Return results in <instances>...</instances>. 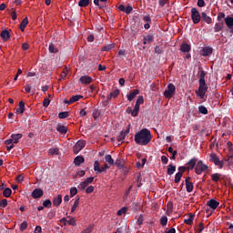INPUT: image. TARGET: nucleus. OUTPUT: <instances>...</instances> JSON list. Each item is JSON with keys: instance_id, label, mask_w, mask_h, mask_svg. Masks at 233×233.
<instances>
[{"instance_id": "10", "label": "nucleus", "mask_w": 233, "mask_h": 233, "mask_svg": "<svg viewBox=\"0 0 233 233\" xmlns=\"http://www.w3.org/2000/svg\"><path fill=\"white\" fill-rule=\"evenodd\" d=\"M94 179H95L94 177H87L84 182H81L78 185L77 188L79 190H85V188H86V187H88V185H92V183H94Z\"/></svg>"}, {"instance_id": "56", "label": "nucleus", "mask_w": 233, "mask_h": 233, "mask_svg": "<svg viewBox=\"0 0 233 233\" xmlns=\"http://www.w3.org/2000/svg\"><path fill=\"white\" fill-rule=\"evenodd\" d=\"M134 10V8L132 7V5H127L124 11L125 14H132V11Z\"/></svg>"}, {"instance_id": "43", "label": "nucleus", "mask_w": 233, "mask_h": 233, "mask_svg": "<svg viewBox=\"0 0 233 233\" xmlns=\"http://www.w3.org/2000/svg\"><path fill=\"white\" fill-rule=\"evenodd\" d=\"M28 228V222H26L25 220H24L21 224H20V232H25V229Z\"/></svg>"}, {"instance_id": "37", "label": "nucleus", "mask_w": 233, "mask_h": 233, "mask_svg": "<svg viewBox=\"0 0 233 233\" xmlns=\"http://www.w3.org/2000/svg\"><path fill=\"white\" fill-rule=\"evenodd\" d=\"M139 106L137 104H135V107L133 109V112H132V116L133 117H137L138 114H139Z\"/></svg>"}, {"instance_id": "13", "label": "nucleus", "mask_w": 233, "mask_h": 233, "mask_svg": "<svg viewBox=\"0 0 233 233\" xmlns=\"http://www.w3.org/2000/svg\"><path fill=\"white\" fill-rule=\"evenodd\" d=\"M214 52V49L210 46H205L200 51V55L203 56V57H210L212 56V53Z\"/></svg>"}, {"instance_id": "23", "label": "nucleus", "mask_w": 233, "mask_h": 233, "mask_svg": "<svg viewBox=\"0 0 233 233\" xmlns=\"http://www.w3.org/2000/svg\"><path fill=\"white\" fill-rule=\"evenodd\" d=\"M61 203H63V196L62 195H58L56 198H54V199H53L54 207H59V205H61Z\"/></svg>"}, {"instance_id": "45", "label": "nucleus", "mask_w": 233, "mask_h": 233, "mask_svg": "<svg viewBox=\"0 0 233 233\" xmlns=\"http://www.w3.org/2000/svg\"><path fill=\"white\" fill-rule=\"evenodd\" d=\"M68 116H69L68 111L60 112V113L58 114L59 119H66V117H68Z\"/></svg>"}, {"instance_id": "19", "label": "nucleus", "mask_w": 233, "mask_h": 233, "mask_svg": "<svg viewBox=\"0 0 233 233\" xmlns=\"http://www.w3.org/2000/svg\"><path fill=\"white\" fill-rule=\"evenodd\" d=\"M56 131H58L59 134H61L62 136H65V134H66V132H68V127H66V126L58 124L56 126Z\"/></svg>"}, {"instance_id": "58", "label": "nucleus", "mask_w": 233, "mask_h": 233, "mask_svg": "<svg viewBox=\"0 0 233 233\" xmlns=\"http://www.w3.org/2000/svg\"><path fill=\"white\" fill-rule=\"evenodd\" d=\"M203 230H205V225L203 223H199L197 232L201 233Z\"/></svg>"}, {"instance_id": "53", "label": "nucleus", "mask_w": 233, "mask_h": 233, "mask_svg": "<svg viewBox=\"0 0 233 233\" xmlns=\"http://www.w3.org/2000/svg\"><path fill=\"white\" fill-rule=\"evenodd\" d=\"M143 221H145V218H143V215H139L137 220V225L141 226L143 225Z\"/></svg>"}, {"instance_id": "52", "label": "nucleus", "mask_w": 233, "mask_h": 233, "mask_svg": "<svg viewBox=\"0 0 233 233\" xmlns=\"http://www.w3.org/2000/svg\"><path fill=\"white\" fill-rule=\"evenodd\" d=\"M77 194V187H71L70 188V197L74 198V196H76Z\"/></svg>"}, {"instance_id": "5", "label": "nucleus", "mask_w": 233, "mask_h": 233, "mask_svg": "<svg viewBox=\"0 0 233 233\" xmlns=\"http://www.w3.org/2000/svg\"><path fill=\"white\" fill-rule=\"evenodd\" d=\"M209 161L211 163H214L216 167H218L219 168H223V166L225 165V162L223 160H219V157H218V155L215 153H211L209 155Z\"/></svg>"}, {"instance_id": "21", "label": "nucleus", "mask_w": 233, "mask_h": 233, "mask_svg": "<svg viewBox=\"0 0 233 233\" xmlns=\"http://www.w3.org/2000/svg\"><path fill=\"white\" fill-rule=\"evenodd\" d=\"M201 19L204 23H207V25H210V23H212V17L208 16L206 12L201 13Z\"/></svg>"}, {"instance_id": "14", "label": "nucleus", "mask_w": 233, "mask_h": 233, "mask_svg": "<svg viewBox=\"0 0 233 233\" xmlns=\"http://www.w3.org/2000/svg\"><path fill=\"white\" fill-rule=\"evenodd\" d=\"M45 191L41 188H35L33 190L31 196L33 199H39V198H43Z\"/></svg>"}, {"instance_id": "61", "label": "nucleus", "mask_w": 233, "mask_h": 233, "mask_svg": "<svg viewBox=\"0 0 233 233\" xmlns=\"http://www.w3.org/2000/svg\"><path fill=\"white\" fill-rule=\"evenodd\" d=\"M48 105H50V99L45 98L43 101V106H45V108H46V107H48Z\"/></svg>"}, {"instance_id": "42", "label": "nucleus", "mask_w": 233, "mask_h": 233, "mask_svg": "<svg viewBox=\"0 0 233 233\" xmlns=\"http://www.w3.org/2000/svg\"><path fill=\"white\" fill-rule=\"evenodd\" d=\"M167 223H168V218H167V216H163L160 218V225H162V227H167Z\"/></svg>"}, {"instance_id": "28", "label": "nucleus", "mask_w": 233, "mask_h": 233, "mask_svg": "<svg viewBox=\"0 0 233 233\" xmlns=\"http://www.w3.org/2000/svg\"><path fill=\"white\" fill-rule=\"evenodd\" d=\"M194 218L195 215L190 213L188 215V218L184 219V223H186V225H191L192 223H194Z\"/></svg>"}, {"instance_id": "4", "label": "nucleus", "mask_w": 233, "mask_h": 233, "mask_svg": "<svg viewBox=\"0 0 233 233\" xmlns=\"http://www.w3.org/2000/svg\"><path fill=\"white\" fill-rule=\"evenodd\" d=\"M23 137V134L17 133L11 135V138L5 141V145H17L19 143V139Z\"/></svg>"}, {"instance_id": "49", "label": "nucleus", "mask_w": 233, "mask_h": 233, "mask_svg": "<svg viewBox=\"0 0 233 233\" xmlns=\"http://www.w3.org/2000/svg\"><path fill=\"white\" fill-rule=\"evenodd\" d=\"M181 177H183V174H181V172H177L175 175V183H179V181H181Z\"/></svg>"}, {"instance_id": "47", "label": "nucleus", "mask_w": 233, "mask_h": 233, "mask_svg": "<svg viewBox=\"0 0 233 233\" xmlns=\"http://www.w3.org/2000/svg\"><path fill=\"white\" fill-rule=\"evenodd\" d=\"M7 206H8V200L6 198L0 200L1 208H6Z\"/></svg>"}, {"instance_id": "54", "label": "nucleus", "mask_w": 233, "mask_h": 233, "mask_svg": "<svg viewBox=\"0 0 233 233\" xmlns=\"http://www.w3.org/2000/svg\"><path fill=\"white\" fill-rule=\"evenodd\" d=\"M165 52V49H162L161 47H159V46H156L155 47V54H158V55H161V54H163Z\"/></svg>"}, {"instance_id": "6", "label": "nucleus", "mask_w": 233, "mask_h": 233, "mask_svg": "<svg viewBox=\"0 0 233 233\" xmlns=\"http://www.w3.org/2000/svg\"><path fill=\"white\" fill-rule=\"evenodd\" d=\"M191 19L194 25H198L201 21V14H199V11L196 7L191 8Z\"/></svg>"}, {"instance_id": "24", "label": "nucleus", "mask_w": 233, "mask_h": 233, "mask_svg": "<svg viewBox=\"0 0 233 233\" xmlns=\"http://www.w3.org/2000/svg\"><path fill=\"white\" fill-rule=\"evenodd\" d=\"M74 163L76 167H81V164L85 163V157H83L82 156H77L74 159Z\"/></svg>"}, {"instance_id": "26", "label": "nucleus", "mask_w": 233, "mask_h": 233, "mask_svg": "<svg viewBox=\"0 0 233 233\" xmlns=\"http://www.w3.org/2000/svg\"><path fill=\"white\" fill-rule=\"evenodd\" d=\"M191 46L190 45L187 44V43H182L180 46V50L181 52L187 53L189 52L191 50Z\"/></svg>"}, {"instance_id": "33", "label": "nucleus", "mask_w": 233, "mask_h": 233, "mask_svg": "<svg viewBox=\"0 0 233 233\" xmlns=\"http://www.w3.org/2000/svg\"><path fill=\"white\" fill-rule=\"evenodd\" d=\"M88 5H90V0H80L78 2V6H80L81 8H85L88 6Z\"/></svg>"}, {"instance_id": "38", "label": "nucleus", "mask_w": 233, "mask_h": 233, "mask_svg": "<svg viewBox=\"0 0 233 233\" xmlns=\"http://www.w3.org/2000/svg\"><path fill=\"white\" fill-rule=\"evenodd\" d=\"M198 112L199 114H203L204 116H207L208 114V109L205 106H198Z\"/></svg>"}, {"instance_id": "35", "label": "nucleus", "mask_w": 233, "mask_h": 233, "mask_svg": "<svg viewBox=\"0 0 233 233\" xmlns=\"http://www.w3.org/2000/svg\"><path fill=\"white\" fill-rule=\"evenodd\" d=\"M4 198H10L12 196V189L10 187H6L3 191Z\"/></svg>"}, {"instance_id": "3", "label": "nucleus", "mask_w": 233, "mask_h": 233, "mask_svg": "<svg viewBox=\"0 0 233 233\" xmlns=\"http://www.w3.org/2000/svg\"><path fill=\"white\" fill-rule=\"evenodd\" d=\"M207 170H208V166L203 164V160H199L195 167L196 174H198V176H201V174Z\"/></svg>"}, {"instance_id": "31", "label": "nucleus", "mask_w": 233, "mask_h": 233, "mask_svg": "<svg viewBox=\"0 0 233 233\" xmlns=\"http://www.w3.org/2000/svg\"><path fill=\"white\" fill-rule=\"evenodd\" d=\"M174 172H176V166L169 164L167 170V176H172V174H174Z\"/></svg>"}, {"instance_id": "17", "label": "nucleus", "mask_w": 233, "mask_h": 233, "mask_svg": "<svg viewBox=\"0 0 233 233\" xmlns=\"http://www.w3.org/2000/svg\"><path fill=\"white\" fill-rule=\"evenodd\" d=\"M79 99H83V96L81 95H76L71 96L69 100H66L65 103L66 105H72V103H76V101H79Z\"/></svg>"}, {"instance_id": "1", "label": "nucleus", "mask_w": 233, "mask_h": 233, "mask_svg": "<svg viewBox=\"0 0 233 233\" xmlns=\"http://www.w3.org/2000/svg\"><path fill=\"white\" fill-rule=\"evenodd\" d=\"M205 76H207V72L201 69L198 79V89L195 91V94L198 97H199V99H204V101H207V99H205V96L208 91V86L205 81Z\"/></svg>"}, {"instance_id": "16", "label": "nucleus", "mask_w": 233, "mask_h": 233, "mask_svg": "<svg viewBox=\"0 0 233 233\" xmlns=\"http://www.w3.org/2000/svg\"><path fill=\"white\" fill-rule=\"evenodd\" d=\"M191 177H187L185 179V183H186V190L187 192L190 193L192 192V190H194V184L192 182H190Z\"/></svg>"}, {"instance_id": "18", "label": "nucleus", "mask_w": 233, "mask_h": 233, "mask_svg": "<svg viewBox=\"0 0 233 233\" xmlns=\"http://www.w3.org/2000/svg\"><path fill=\"white\" fill-rule=\"evenodd\" d=\"M143 45H151V43H154V35L149 34L143 38Z\"/></svg>"}, {"instance_id": "2", "label": "nucleus", "mask_w": 233, "mask_h": 233, "mask_svg": "<svg viewBox=\"0 0 233 233\" xmlns=\"http://www.w3.org/2000/svg\"><path fill=\"white\" fill-rule=\"evenodd\" d=\"M152 141V133L147 128H143L135 135V143L147 147Z\"/></svg>"}, {"instance_id": "36", "label": "nucleus", "mask_w": 233, "mask_h": 233, "mask_svg": "<svg viewBox=\"0 0 233 233\" xmlns=\"http://www.w3.org/2000/svg\"><path fill=\"white\" fill-rule=\"evenodd\" d=\"M79 199H80L79 197H77L76 199L75 200V202H74V204L71 208V212L72 213L76 212L77 207H79Z\"/></svg>"}, {"instance_id": "50", "label": "nucleus", "mask_w": 233, "mask_h": 233, "mask_svg": "<svg viewBox=\"0 0 233 233\" xmlns=\"http://www.w3.org/2000/svg\"><path fill=\"white\" fill-rule=\"evenodd\" d=\"M172 210H174V204H172V202H168L167 204V212L172 213Z\"/></svg>"}, {"instance_id": "39", "label": "nucleus", "mask_w": 233, "mask_h": 233, "mask_svg": "<svg viewBox=\"0 0 233 233\" xmlns=\"http://www.w3.org/2000/svg\"><path fill=\"white\" fill-rule=\"evenodd\" d=\"M114 46H116V44H109V45L104 46L102 47V50L104 52H108V51L112 50V48H114Z\"/></svg>"}, {"instance_id": "27", "label": "nucleus", "mask_w": 233, "mask_h": 233, "mask_svg": "<svg viewBox=\"0 0 233 233\" xmlns=\"http://www.w3.org/2000/svg\"><path fill=\"white\" fill-rule=\"evenodd\" d=\"M137 94H139V89H135L133 92H131L129 95H127V99L129 101H134V99L136 98V96H137Z\"/></svg>"}, {"instance_id": "40", "label": "nucleus", "mask_w": 233, "mask_h": 233, "mask_svg": "<svg viewBox=\"0 0 233 233\" xmlns=\"http://www.w3.org/2000/svg\"><path fill=\"white\" fill-rule=\"evenodd\" d=\"M50 156H59V148L54 147L49 149Z\"/></svg>"}, {"instance_id": "63", "label": "nucleus", "mask_w": 233, "mask_h": 233, "mask_svg": "<svg viewBox=\"0 0 233 233\" xmlns=\"http://www.w3.org/2000/svg\"><path fill=\"white\" fill-rule=\"evenodd\" d=\"M197 5L199 8H203L205 6V0H198Z\"/></svg>"}, {"instance_id": "48", "label": "nucleus", "mask_w": 233, "mask_h": 233, "mask_svg": "<svg viewBox=\"0 0 233 233\" xmlns=\"http://www.w3.org/2000/svg\"><path fill=\"white\" fill-rule=\"evenodd\" d=\"M69 220H67L68 225H71V227H76V218L74 217H67Z\"/></svg>"}, {"instance_id": "15", "label": "nucleus", "mask_w": 233, "mask_h": 233, "mask_svg": "<svg viewBox=\"0 0 233 233\" xmlns=\"http://www.w3.org/2000/svg\"><path fill=\"white\" fill-rule=\"evenodd\" d=\"M207 206L209 207L212 210H216L219 207V202L214 198L207 201Z\"/></svg>"}, {"instance_id": "46", "label": "nucleus", "mask_w": 233, "mask_h": 233, "mask_svg": "<svg viewBox=\"0 0 233 233\" xmlns=\"http://www.w3.org/2000/svg\"><path fill=\"white\" fill-rule=\"evenodd\" d=\"M43 207L46 208H52V201L50 199H46L43 202Z\"/></svg>"}, {"instance_id": "44", "label": "nucleus", "mask_w": 233, "mask_h": 233, "mask_svg": "<svg viewBox=\"0 0 233 233\" xmlns=\"http://www.w3.org/2000/svg\"><path fill=\"white\" fill-rule=\"evenodd\" d=\"M105 159L108 165H114V158H112L111 155H106Z\"/></svg>"}, {"instance_id": "57", "label": "nucleus", "mask_w": 233, "mask_h": 233, "mask_svg": "<svg viewBox=\"0 0 233 233\" xmlns=\"http://www.w3.org/2000/svg\"><path fill=\"white\" fill-rule=\"evenodd\" d=\"M119 89H115L113 92L110 93V95L113 96L114 99L119 96Z\"/></svg>"}, {"instance_id": "22", "label": "nucleus", "mask_w": 233, "mask_h": 233, "mask_svg": "<svg viewBox=\"0 0 233 233\" xmlns=\"http://www.w3.org/2000/svg\"><path fill=\"white\" fill-rule=\"evenodd\" d=\"M0 37L3 39V41H8L10 38V31L5 29L1 32Z\"/></svg>"}, {"instance_id": "7", "label": "nucleus", "mask_w": 233, "mask_h": 233, "mask_svg": "<svg viewBox=\"0 0 233 233\" xmlns=\"http://www.w3.org/2000/svg\"><path fill=\"white\" fill-rule=\"evenodd\" d=\"M176 94V86L174 84H168L167 88L164 92V97L170 99Z\"/></svg>"}, {"instance_id": "11", "label": "nucleus", "mask_w": 233, "mask_h": 233, "mask_svg": "<svg viewBox=\"0 0 233 233\" xmlns=\"http://www.w3.org/2000/svg\"><path fill=\"white\" fill-rule=\"evenodd\" d=\"M128 134H130V125H128L126 131H121V133L116 137V141H118V143H123V140L125 137H127V136H128Z\"/></svg>"}, {"instance_id": "41", "label": "nucleus", "mask_w": 233, "mask_h": 233, "mask_svg": "<svg viewBox=\"0 0 233 233\" xmlns=\"http://www.w3.org/2000/svg\"><path fill=\"white\" fill-rule=\"evenodd\" d=\"M49 52L50 54H57L59 50L54 46V44L49 45Z\"/></svg>"}, {"instance_id": "32", "label": "nucleus", "mask_w": 233, "mask_h": 233, "mask_svg": "<svg viewBox=\"0 0 233 233\" xmlns=\"http://www.w3.org/2000/svg\"><path fill=\"white\" fill-rule=\"evenodd\" d=\"M220 179H221V174L214 173L211 175V180L214 181V183H218Z\"/></svg>"}, {"instance_id": "9", "label": "nucleus", "mask_w": 233, "mask_h": 233, "mask_svg": "<svg viewBox=\"0 0 233 233\" xmlns=\"http://www.w3.org/2000/svg\"><path fill=\"white\" fill-rule=\"evenodd\" d=\"M86 146V141L85 140H79L76 142V144L73 147V152L74 154H79L81 150H83L84 147Z\"/></svg>"}, {"instance_id": "51", "label": "nucleus", "mask_w": 233, "mask_h": 233, "mask_svg": "<svg viewBox=\"0 0 233 233\" xmlns=\"http://www.w3.org/2000/svg\"><path fill=\"white\" fill-rule=\"evenodd\" d=\"M145 103V99L143 98V96H139L137 99L136 105H138V106H141Z\"/></svg>"}, {"instance_id": "20", "label": "nucleus", "mask_w": 233, "mask_h": 233, "mask_svg": "<svg viewBox=\"0 0 233 233\" xmlns=\"http://www.w3.org/2000/svg\"><path fill=\"white\" fill-rule=\"evenodd\" d=\"M196 163H198V158L197 157H193L191 158L188 162H187V170H192L196 167Z\"/></svg>"}, {"instance_id": "55", "label": "nucleus", "mask_w": 233, "mask_h": 233, "mask_svg": "<svg viewBox=\"0 0 233 233\" xmlns=\"http://www.w3.org/2000/svg\"><path fill=\"white\" fill-rule=\"evenodd\" d=\"M143 21L145 23H152V18H150V15H147L143 16Z\"/></svg>"}, {"instance_id": "34", "label": "nucleus", "mask_w": 233, "mask_h": 233, "mask_svg": "<svg viewBox=\"0 0 233 233\" xmlns=\"http://www.w3.org/2000/svg\"><path fill=\"white\" fill-rule=\"evenodd\" d=\"M223 27H224L223 22L217 23V24H215L214 30H215V32H221L223 30Z\"/></svg>"}, {"instance_id": "62", "label": "nucleus", "mask_w": 233, "mask_h": 233, "mask_svg": "<svg viewBox=\"0 0 233 233\" xmlns=\"http://www.w3.org/2000/svg\"><path fill=\"white\" fill-rule=\"evenodd\" d=\"M93 228H94L92 226H89L88 228L84 229L81 233H92Z\"/></svg>"}, {"instance_id": "64", "label": "nucleus", "mask_w": 233, "mask_h": 233, "mask_svg": "<svg viewBox=\"0 0 233 233\" xmlns=\"http://www.w3.org/2000/svg\"><path fill=\"white\" fill-rule=\"evenodd\" d=\"M35 233H43V228H41V226L35 227Z\"/></svg>"}, {"instance_id": "25", "label": "nucleus", "mask_w": 233, "mask_h": 233, "mask_svg": "<svg viewBox=\"0 0 233 233\" xmlns=\"http://www.w3.org/2000/svg\"><path fill=\"white\" fill-rule=\"evenodd\" d=\"M80 83H83L84 85H90L92 83V77L88 76H83L80 77Z\"/></svg>"}, {"instance_id": "8", "label": "nucleus", "mask_w": 233, "mask_h": 233, "mask_svg": "<svg viewBox=\"0 0 233 233\" xmlns=\"http://www.w3.org/2000/svg\"><path fill=\"white\" fill-rule=\"evenodd\" d=\"M110 168V166L105 164L103 167H100L99 161H95L94 163V170L96 174H103V172H106Z\"/></svg>"}, {"instance_id": "12", "label": "nucleus", "mask_w": 233, "mask_h": 233, "mask_svg": "<svg viewBox=\"0 0 233 233\" xmlns=\"http://www.w3.org/2000/svg\"><path fill=\"white\" fill-rule=\"evenodd\" d=\"M226 26L228 27V30L229 34H233V17L232 16H227L225 19Z\"/></svg>"}, {"instance_id": "59", "label": "nucleus", "mask_w": 233, "mask_h": 233, "mask_svg": "<svg viewBox=\"0 0 233 233\" xmlns=\"http://www.w3.org/2000/svg\"><path fill=\"white\" fill-rule=\"evenodd\" d=\"M117 216H123V214H127V208H122L117 211Z\"/></svg>"}, {"instance_id": "60", "label": "nucleus", "mask_w": 233, "mask_h": 233, "mask_svg": "<svg viewBox=\"0 0 233 233\" xmlns=\"http://www.w3.org/2000/svg\"><path fill=\"white\" fill-rule=\"evenodd\" d=\"M94 189H95L94 186H89L86 188V193L92 194V192H94Z\"/></svg>"}, {"instance_id": "30", "label": "nucleus", "mask_w": 233, "mask_h": 233, "mask_svg": "<svg viewBox=\"0 0 233 233\" xmlns=\"http://www.w3.org/2000/svg\"><path fill=\"white\" fill-rule=\"evenodd\" d=\"M26 25H28V17H25L21 24H20V30L21 32H25V29L26 28Z\"/></svg>"}, {"instance_id": "29", "label": "nucleus", "mask_w": 233, "mask_h": 233, "mask_svg": "<svg viewBox=\"0 0 233 233\" xmlns=\"http://www.w3.org/2000/svg\"><path fill=\"white\" fill-rule=\"evenodd\" d=\"M18 108H16V113L17 114H24L25 113V102L20 101L18 104Z\"/></svg>"}]
</instances>
